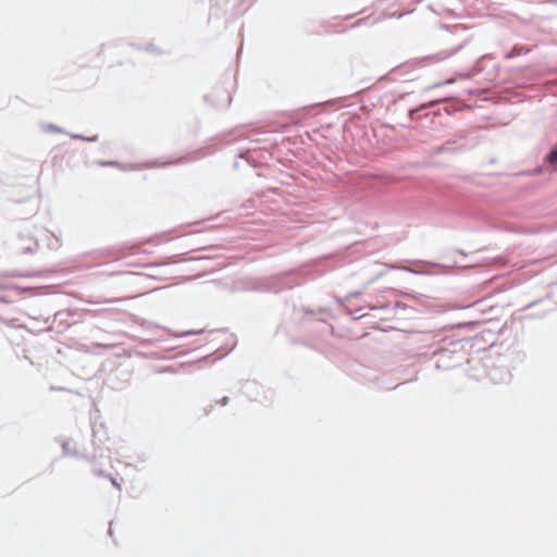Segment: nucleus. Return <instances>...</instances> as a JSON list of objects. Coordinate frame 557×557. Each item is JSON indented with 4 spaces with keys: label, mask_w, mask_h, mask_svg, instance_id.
<instances>
[{
    "label": "nucleus",
    "mask_w": 557,
    "mask_h": 557,
    "mask_svg": "<svg viewBox=\"0 0 557 557\" xmlns=\"http://www.w3.org/2000/svg\"><path fill=\"white\" fill-rule=\"evenodd\" d=\"M547 160L550 163H557V148L550 151V153L547 157Z\"/></svg>",
    "instance_id": "obj_1"
}]
</instances>
